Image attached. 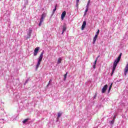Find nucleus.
<instances>
[{"label":"nucleus","instance_id":"1","mask_svg":"<svg viewBox=\"0 0 128 128\" xmlns=\"http://www.w3.org/2000/svg\"><path fill=\"white\" fill-rule=\"evenodd\" d=\"M122 54L120 53L118 58L114 60L112 66V70L111 76H112V74H114V70H116V66H118V62H120V58H122Z\"/></svg>","mask_w":128,"mask_h":128},{"label":"nucleus","instance_id":"2","mask_svg":"<svg viewBox=\"0 0 128 128\" xmlns=\"http://www.w3.org/2000/svg\"><path fill=\"white\" fill-rule=\"evenodd\" d=\"M42 58H44V52L40 54V56L38 58V62L36 66V70H38V68L40 67V62H42Z\"/></svg>","mask_w":128,"mask_h":128},{"label":"nucleus","instance_id":"3","mask_svg":"<svg viewBox=\"0 0 128 128\" xmlns=\"http://www.w3.org/2000/svg\"><path fill=\"white\" fill-rule=\"evenodd\" d=\"M46 16V13H43L42 15L41 18L40 19V22L38 24V26H42V22H44V18Z\"/></svg>","mask_w":128,"mask_h":128},{"label":"nucleus","instance_id":"4","mask_svg":"<svg viewBox=\"0 0 128 128\" xmlns=\"http://www.w3.org/2000/svg\"><path fill=\"white\" fill-rule=\"evenodd\" d=\"M32 29L30 28L28 30V32H27V36H26V39L28 40V38H30V36H32Z\"/></svg>","mask_w":128,"mask_h":128},{"label":"nucleus","instance_id":"5","mask_svg":"<svg viewBox=\"0 0 128 128\" xmlns=\"http://www.w3.org/2000/svg\"><path fill=\"white\" fill-rule=\"evenodd\" d=\"M38 50H40V47H37L34 49V56H38Z\"/></svg>","mask_w":128,"mask_h":128},{"label":"nucleus","instance_id":"6","mask_svg":"<svg viewBox=\"0 0 128 128\" xmlns=\"http://www.w3.org/2000/svg\"><path fill=\"white\" fill-rule=\"evenodd\" d=\"M107 88H108V84L104 85L102 90V94H104V92H106V90Z\"/></svg>","mask_w":128,"mask_h":128},{"label":"nucleus","instance_id":"7","mask_svg":"<svg viewBox=\"0 0 128 128\" xmlns=\"http://www.w3.org/2000/svg\"><path fill=\"white\" fill-rule=\"evenodd\" d=\"M66 11H64L62 12V14L61 15V19L62 20H64V17L66 16Z\"/></svg>","mask_w":128,"mask_h":128},{"label":"nucleus","instance_id":"8","mask_svg":"<svg viewBox=\"0 0 128 128\" xmlns=\"http://www.w3.org/2000/svg\"><path fill=\"white\" fill-rule=\"evenodd\" d=\"M86 26V22L84 21L82 26V30H84Z\"/></svg>","mask_w":128,"mask_h":128},{"label":"nucleus","instance_id":"9","mask_svg":"<svg viewBox=\"0 0 128 128\" xmlns=\"http://www.w3.org/2000/svg\"><path fill=\"white\" fill-rule=\"evenodd\" d=\"M62 30H63V32H64L65 30H66V24H64Z\"/></svg>","mask_w":128,"mask_h":128},{"label":"nucleus","instance_id":"10","mask_svg":"<svg viewBox=\"0 0 128 128\" xmlns=\"http://www.w3.org/2000/svg\"><path fill=\"white\" fill-rule=\"evenodd\" d=\"M61 62H62V58H58L57 64H60Z\"/></svg>","mask_w":128,"mask_h":128},{"label":"nucleus","instance_id":"11","mask_svg":"<svg viewBox=\"0 0 128 128\" xmlns=\"http://www.w3.org/2000/svg\"><path fill=\"white\" fill-rule=\"evenodd\" d=\"M96 38H97L95 37L94 38L93 42H92L93 44H96Z\"/></svg>","mask_w":128,"mask_h":128},{"label":"nucleus","instance_id":"12","mask_svg":"<svg viewBox=\"0 0 128 128\" xmlns=\"http://www.w3.org/2000/svg\"><path fill=\"white\" fill-rule=\"evenodd\" d=\"M90 0H88L87 5L86 6V8H88L89 6H90Z\"/></svg>","mask_w":128,"mask_h":128},{"label":"nucleus","instance_id":"13","mask_svg":"<svg viewBox=\"0 0 128 128\" xmlns=\"http://www.w3.org/2000/svg\"><path fill=\"white\" fill-rule=\"evenodd\" d=\"M88 8H86V10L84 12V16H86V12H88Z\"/></svg>","mask_w":128,"mask_h":128},{"label":"nucleus","instance_id":"14","mask_svg":"<svg viewBox=\"0 0 128 128\" xmlns=\"http://www.w3.org/2000/svg\"><path fill=\"white\" fill-rule=\"evenodd\" d=\"M68 76V72H66V74L64 76V80H66V76Z\"/></svg>","mask_w":128,"mask_h":128},{"label":"nucleus","instance_id":"15","mask_svg":"<svg viewBox=\"0 0 128 128\" xmlns=\"http://www.w3.org/2000/svg\"><path fill=\"white\" fill-rule=\"evenodd\" d=\"M28 119H25L24 120L22 121V123L26 124V122H28Z\"/></svg>","mask_w":128,"mask_h":128},{"label":"nucleus","instance_id":"16","mask_svg":"<svg viewBox=\"0 0 128 128\" xmlns=\"http://www.w3.org/2000/svg\"><path fill=\"white\" fill-rule=\"evenodd\" d=\"M56 10V6L55 8L53 10V14H54Z\"/></svg>","mask_w":128,"mask_h":128},{"label":"nucleus","instance_id":"17","mask_svg":"<svg viewBox=\"0 0 128 128\" xmlns=\"http://www.w3.org/2000/svg\"><path fill=\"white\" fill-rule=\"evenodd\" d=\"M98 62V58H96V60L94 62V65H96V62Z\"/></svg>","mask_w":128,"mask_h":128},{"label":"nucleus","instance_id":"18","mask_svg":"<svg viewBox=\"0 0 128 128\" xmlns=\"http://www.w3.org/2000/svg\"><path fill=\"white\" fill-rule=\"evenodd\" d=\"M62 116V113L60 112H59L58 113V118H60Z\"/></svg>","mask_w":128,"mask_h":128},{"label":"nucleus","instance_id":"19","mask_svg":"<svg viewBox=\"0 0 128 128\" xmlns=\"http://www.w3.org/2000/svg\"><path fill=\"white\" fill-rule=\"evenodd\" d=\"M78 2H80V0H76V4L77 6H78Z\"/></svg>","mask_w":128,"mask_h":128},{"label":"nucleus","instance_id":"20","mask_svg":"<svg viewBox=\"0 0 128 128\" xmlns=\"http://www.w3.org/2000/svg\"><path fill=\"white\" fill-rule=\"evenodd\" d=\"M114 122V120H112L110 122L111 124H113Z\"/></svg>","mask_w":128,"mask_h":128},{"label":"nucleus","instance_id":"21","mask_svg":"<svg viewBox=\"0 0 128 128\" xmlns=\"http://www.w3.org/2000/svg\"><path fill=\"white\" fill-rule=\"evenodd\" d=\"M112 90V87H109V89H108V92L110 93V90Z\"/></svg>","mask_w":128,"mask_h":128},{"label":"nucleus","instance_id":"22","mask_svg":"<svg viewBox=\"0 0 128 128\" xmlns=\"http://www.w3.org/2000/svg\"><path fill=\"white\" fill-rule=\"evenodd\" d=\"M98 34H100V30H99L97 31L96 33V34L98 36Z\"/></svg>","mask_w":128,"mask_h":128},{"label":"nucleus","instance_id":"23","mask_svg":"<svg viewBox=\"0 0 128 128\" xmlns=\"http://www.w3.org/2000/svg\"><path fill=\"white\" fill-rule=\"evenodd\" d=\"M98 34H96L95 36H94V38H98Z\"/></svg>","mask_w":128,"mask_h":128},{"label":"nucleus","instance_id":"24","mask_svg":"<svg viewBox=\"0 0 128 128\" xmlns=\"http://www.w3.org/2000/svg\"><path fill=\"white\" fill-rule=\"evenodd\" d=\"M110 87L112 88V83L110 85Z\"/></svg>","mask_w":128,"mask_h":128},{"label":"nucleus","instance_id":"25","mask_svg":"<svg viewBox=\"0 0 128 128\" xmlns=\"http://www.w3.org/2000/svg\"><path fill=\"white\" fill-rule=\"evenodd\" d=\"M110 87L112 88V83L110 85Z\"/></svg>","mask_w":128,"mask_h":128},{"label":"nucleus","instance_id":"26","mask_svg":"<svg viewBox=\"0 0 128 128\" xmlns=\"http://www.w3.org/2000/svg\"><path fill=\"white\" fill-rule=\"evenodd\" d=\"M93 68H96V65H94V64Z\"/></svg>","mask_w":128,"mask_h":128},{"label":"nucleus","instance_id":"27","mask_svg":"<svg viewBox=\"0 0 128 128\" xmlns=\"http://www.w3.org/2000/svg\"><path fill=\"white\" fill-rule=\"evenodd\" d=\"M50 82L48 83V85H47V86H50Z\"/></svg>","mask_w":128,"mask_h":128},{"label":"nucleus","instance_id":"28","mask_svg":"<svg viewBox=\"0 0 128 128\" xmlns=\"http://www.w3.org/2000/svg\"><path fill=\"white\" fill-rule=\"evenodd\" d=\"M51 82H52V80H50L48 82H50V84Z\"/></svg>","mask_w":128,"mask_h":128},{"label":"nucleus","instance_id":"29","mask_svg":"<svg viewBox=\"0 0 128 128\" xmlns=\"http://www.w3.org/2000/svg\"><path fill=\"white\" fill-rule=\"evenodd\" d=\"M64 30H62V34H64Z\"/></svg>","mask_w":128,"mask_h":128},{"label":"nucleus","instance_id":"30","mask_svg":"<svg viewBox=\"0 0 128 128\" xmlns=\"http://www.w3.org/2000/svg\"><path fill=\"white\" fill-rule=\"evenodd\" d=\"M100 58V56H98L96 58Z\"/></svg>","mask_w":128,"mask_h":128}]
</instances>
